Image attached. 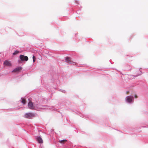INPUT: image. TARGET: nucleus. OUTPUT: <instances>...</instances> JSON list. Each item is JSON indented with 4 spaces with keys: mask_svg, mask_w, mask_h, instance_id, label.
I'll return each mask as SVG.
<instances>
[{
    "mask_svg": "<svg viewBox=\"0 0 148 148\" xmlns=\"http://www.w3.org/2000/svg\"><path fill=\"white\" fill-rule=\"evenodd\" d=\"M133 98V97L130 96L127 97L125 99L129 103H131L132 101V99Z\"/></svg>",
    "mask_w": 148,
    "mask_h": 148,
    "instance_id": "3",
    "label": "nucleus"
},
{
    "mask_svg": "<svg viewBox=\"0 0 148 148\" xmlns=\"http://www.w3.org/2000/svg\"><path fill=\"white\" fill-rule=\"evenodd\" d=\"M67 141V140H66L64 139L61 140H59V142L62 144H63L66 143Z\"/></svg>",
    "mask_w": 148,
    "mask_h": 148,
    "instance_id": "9",
    "label": "nucleus"
},
{
    "mask_svg": "<svg viewBox=\"0 0 148 148\" xmlns=\"http://www.w3.org/2000/svg\"><path fill=\"white\" fill-rule=\"evenodd\" d=\"M28 105L29 108L33 109L34 108L33 104L31 101L29 102Z\"/></svg>",
    "mask_w": 148,
    "mask_h": 148,
    "instance_id": "6",
    "label": "nucleus"
},
{
    "mask_svg": "<svg viewBox=\"0 0 148 148\" xmlns=\"http://www.w3.org/2000/svg\"><path fill=\"white\" fill-rule=\"evenodd\" d=\"M19 53V51H16L13 53V55H15L16 54H17Z\"/></svg>",
    "mask_w": 148,
    "mask_h": 148,
    "instance_id": "11",
    "label": "nucleus"
},
{
    "mask_svg": "<svg viewBox=\"0 0 148 148\" xmlns=\"http://www.w3.org/2000/svg\"><path fill=\"white\" fill-rule=\"evenodd\" d=\"M37 140L39 143H43V140L40 137H38L37 138Z\"/></svg>",
    "mask_w": 148,
    "mask_h": 148,
    "instance_id": "7",
    "label": "nucleus"
},
{
    "mask_svg": "<svg viewBox=\"0 0 148 148\" xmlns=\"http://www.w3.org/2000/svg\"><path fill=\"white\" fill-rule=\"evenodd\" d=\"M22 68L21 67H19L15 69L13 71V72H17L21 70Z\"/></svg>",
    "mask_w": 148,
    "mask_h": 148,
    "instance_id": "5",
    "label": "nucleus"
},
{
    "mask_svg": "<svg viewBox=\"0 0 148 148\" xmlns=\"http://www.w3.org/2000/svg\"><path fill=\"white\" fill-rule=\"evenodd\" d=\"M34 114L32 113H27L24 116L25 117L29 119H32L34 117Z\"/></svg>",
    "mask_w": 148,
    "mask_h": 148,
    "instance_id": "1",
    "label": "nucleus"
},
{
    "mask_svg": "<svg viewBox=\"0 0 148 148\" xmlns=\"http://www.w3.org/2000/svg\"><path fill=\"white\" fill-rule=\"evenodd\" d=\"M4 64L5 66H12V64L9 61L6 60H5L4 63Z\"/></svg>",
    "mask_w": 148,
    "mask_h": 148,
    "instance_id": "4",
    "label": "nucleus"
},
{
    "mask_svg": "<svg viewBox=\"0 0 148 148\" xmlns=\"http://www.w3.org/2000/svg\"><path fill=\"white\" fill-rule=\"evenodd\" d=\"M66 62L68 63H71L73 62L71 61L69 58L66 57Z\"/></svg>",
    "mask_w": 148,
    "mask_h": 148,
    "instance_id": "8",
    "label": "nucleus"
},
{
    "mask_svg": "<svg viewBox=\"0 0 148 148\" xmlns=\"http://www.w3.org/2000/svg\"><path fill=\"white\" fill-rule=\"evenodd\" d=\"M36 58L34 56H33V60L34 62Z\"/></svg>",
    "mask_w": 148,
    "mask_h": 148,
    "instance_id": "12",
    "label": "nucleus"
},
{
    "mask_svg": "<svg viewBox=\"0 0 148 148\" xmlns=\"http://www.w3.org/2000/svg\"><path fill=\"white\" fill-rule=\"evenodd\" d=\"M22 101L21 102L23 104H25L26 103V100L24 98H22Z\"/></svg>",
    "mask_w": 148,
    "mask_h": 148,
    "instance_id": "10",
    "label": "nucleus"
},
{
    "mask_svg": "<svg viewBox=\"0 0 148 148\" xmlns=\"http://www.w3.org/2000/svg\"><path fill=\"white\" fill-rule=\"evenodd\" d=\"M129 93V92L128 91H127V92H126V94H128Z\"/></svg>",
    "mask_w": 148,
    "mask_h": 148,
    "instance_id": "14",
    "label": "nucleus"
},
{
    "mask_svg": "<svg viewBox=\"0 0 148 148\" xmlns=\"http://www.w3.org/2000/svg\"><path fill=\"white\" fill-rule=\"evenodd\" d=\"M20 58L22 61H27L28 58L27 56H24L23 55H21L20 56Z\"/></svg>",
    "mask_w": 148,
    "mask_h": 148,
    "instance_id": "2",
    "label": "nucleus"
},
{
    "mask_svg": "<svg viewBox=\"0 0 148 148\" xmlns=\"http://www.w3.org/2000/svg\"><path fill=\"white\" fill-rule=\"evenodd\" d=\"M137 97H138V96H137V95H135V98H137Z\"/></svg>",
    "mask_w": 148,
    "mask_h": 148,
    "instance_id": "13",
    "label": "nucleus"
}]
</instances>
